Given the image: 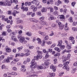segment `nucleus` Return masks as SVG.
I'll return each mask as SVG.
<instances>
[{"instance_id": "f257e3e1", "label": "nucleus", "mask_w": 77, "mask_h": 77, "mask_svg": "<svg viewBox=\"0 0 77 77\" xmlns=\"http://www.w3.org/2000/svg\"><path fill=\"white\" fill-rule=\"evenodd\" d=\"M58 18H60L61 21H63L65 20V17L63 15H59L58 16Z\"/></svg>"}, {"instance_id": "f03ea898", "label": "nucleus", "mask_w": 77, "mask_h": 77, "mask_svg": "<svg viewBox=\"0 0 77 77\" xmlns=\"http://www.w3.org/2000/svg\"><path fill=\"white\" fill-rule=\"evenodd\" d=\"M65 42L66 43V44L67 45L66 47L67 49H70L71 48V44L69 43L67 40H66L65 41Z\"/></svg>"}, {"instance_id": "7ed1b4c3", "label": "nucleus", "mask_w": 77, "mask_h": 77, "mask_svg": "<svg viewBox=\"0 0 77 77\" xmlns=\"http://www.w3.org/2000/svg\"><path fill=\"white\" fill-rule=\"evenodd\" d=\"M30 63L31 64L30 66V68H32V66H33L37 64V63L35 62V60L34 59H32V60L31 61Z\"/></svg>"}, {"instance_id": "20e7f679", "label": "nucleus", "mask_w": 77, "mask_h": 77, "mask_svg": "<svg viewBox=\"0 0 77 77\" xmlns=\"http://www.w3.org/2000/svg\"><path fill=\"white\" fill-rule=\"evenodd\" d=\"M74 38L72 36H70V37L69 38V40H71V43H73V44L75 43V40H74Z\"/></svg>"}, {"instance_id": "39448f33", "label": "nucleus", "mask_w": 77, "mask_h": 77, "mask_svg": "<svg viewBox=\"0 0 77 77\" xmlns=\"http://www.w3.org/2000/svg\"><path fill=\"white\" fill-rule=\"evenodd\" d=\"M0 5L1 6H7V3L6 2H0Z\"/></svg>"}, {"instance_id": "423d86ee", "label": "nucleus", "mask_w": 77, "mask_h": 77, "mask_svg": "<svg viewBox=\"0 0 77 77\" xmlns=\"http://www.w3.org/2000/svg\"><path fill=\"white\" fill-rule=\"evenodd\" d=\"M50 63H49L48 62H45L44 63H42V65L45 68H46V67H48L47 66L48 65H49V64Z\"/></svg>"}, {"instance_id": "0eeeda50", "label": "nucleus", "mask_w": 77, "mask_h": 77, "mask_svg": "<svg viewBox=\"0 0 77 77\" xmlns=\"http://www.w3.org/2000/svg\"><path fill=\"white\" fill-rule=\"evenodd\" d=\"M40 24L42 26H44L45 25H47V22L43 21H40L39 22Z\"/></svg>"}, {"instance_id": "6e6552de", "label": "nucleus", "mask_w": 77, "mask_h": 77, "mask_svg": "<svg viewBox=\"0 0 77 77\" xmlns=\"http://www.w3.org/2000/svg\"><path fill=\"white\" fill-rule=\"evenodd\" d=\"M63 43L62 40H60L58 42V45H57V47H60Z\"/></svg>"}, {"instance_id": "1a4fd4ad", "label": "nucleus", "mask_w": 77, "mask_h": 77, "mask_svg": "<svg viewBox=\"0 0 77 77\" xmlns=\"http://www.w3.org/2000/svg\"><path fill=\"white\" fill-rule=\"evenodd\" d=\"M36 41L38 44H41V43H42V41H41V39L39 38H38L36 39Z\"/></svg>"}, {"instance_id": "9d476101", "label": "nucleus", "mask_w": 77, "mask_h": 77, "mask_svg": "<svg viewBox=\"0 0 77 77\" xmlns=\"http://www.w3.org/2000/svg\"><path fill=\"white\" fill-rule=\"evenodd\" d=\"M25 39V38L23 37H22L20 39L19 41L21 43H23L24 44V41Z\"/></svg>"}, {"instance_id": "9b49d317", "label": "nucleus", "mask_w": 77, "mask_h": 77, "mask_svg": "<svg viewBox=\"0 0 77 77\" xmlns=\"http://www.w3.org/2000/svg\"><path fill=\"white\" fill-rule=\"evenodd\" d=\"M38 33L42 36H45V35H46V33L44 32H41L39 31L38 32Z\"/></svg>"}, {"instance_id": "f8f14e48", "label": "nucleus", "mask_w": 77, "mask_h": 77, "mask_svg": "<svg viewBox=\"0 0 77 77\" xmlns=\"http://www.w3.org/2000/svg\"><path fill=\"white\" fill-rule=\"evenodd\" d=\"M42 12H47V8L45 7H43L42 10Z\"/></svg>"}, {"instance_id": "ddd939ff", "label": "nucleus", "mask_w": 77, "mask_h": 77, "mask_svg": "<svg viewBox=\"0 0 77 77\" xmlns=\"http://www.w3.org/2000/svg\"><path fill=\"white\" fill-rule=\"evenodd\" d=\"M6 50L7 53H10V52H11V51H12L11 49L9 48H6Z\"/></svg>"}, {"instance_id": "4468645a", "label": "nucleus", "mask_w": 77, "mask_h": 77, "mask_svg": "<svg viewBox=\"0 0 77 77\" xmlns=\"http://www.w3.org/2000/svg\"><path fill=\"white\" fill-rule=\"evenodd\" d=\"M53 15H56V16H57V15H59V12L57 11H55L53 12Z\"/></svg>"}, {"instance_id": "2eb2a0df", "label": "nucleus", "mask_w": 77, "mask_h": 77, "mask_svg": "<svg viewBox=\"0 0 77 77\" xmlns=\"http://www.w3.org/2000/svg\"><path fill=\"white\" fill-rule=\"evenodd\" d=\"M63 68H65V69L67 71H69V66L67 65L64 66Z\"/></svg>"}, {"instance_id": "dca6fc26", "label": "nucleus", "mask_w": 77, "mask_h": 77, "mask_svg": "<svg viewBox=\"0 0 77 77\" xmlns=\"http://www.w3.org/2000/svg\"><path fill=\"white\" fill-rule=\"evenodd\" d=\"M54 19H56V17H49L48 20L49 21H51V20H54Z\"/></svg>"}, {"instance_id": "f3484780", "label": "nucleus", "mask_w": 77, "mask_h": 77, "mask_svg": "<svg viewBox=\"0 0 77 77\" xmlns=\"http://www.w3.org/2000/svg\"><path fill=\"white\" fill-rule=\"evenodd\" d=\"M26 35L29 36H32V33L30 32H28L26 33Z\"/></svg>"}, {"instance_id": "a211bd4d", "label": "nucleus", "mask_w": 77, "mask_h": 77, "mask_svg": "<svg viewBox=\"0 0 77 77\" xmlns=\"http://www.w3.org/2000/svg\"><path fill=\"white\" fill-rule=\"evenodd\" d=\"M61 1L59 0H58L57 2H56V5H57V6H59L60 4H61Z\"/></svg>"}, {"instance_id": "6ab92c4d", "label": "nucleus", "mask_w": 77, "mask_h": 77, "mask_svg": "<svg viewBox=\"0 0 77 77\" xmlns=\"http://www.w3.org/2000/svg\"><path fill=\"white\" fill-rule=\"evenodd\" d=\"M45 42L46 43V44H47L48 45H50L51 44V43H52V42H50V41H46L45 40V42Z\"/></svg>"}, {"instance_id": "aec40b11", "label": "nucleus", "mask_w": 77, "mask_h": 77, "mask_svg": "<svg viewBox=\"0 0 77 77\" xmlns=\"http://www.w3.org/2000/svg\"><path fill=\"white\" fill-rule=\"evenodd\" d=\"M23 11L24 12V11H25L26 12H27V11H28V7H24V8H23Z\"/></svg>"}, {"instance_id": "412c9836", "label": "nucleus", "mask_w": 77, "mask_h": 77, "mask_svg": "<svg viewBox=\"0 0 77 77\" xmlns=\"http://www.w3.org/2000/svg\"><path fill=\"white\" fill-rule=\"evenodd\" d=\"M11 3H15L16 4L18 3V1L17 0H11Z\"/></svg>"}, {"instance_id": "4be33fe9", "label": "nucleus", "mask_w": 77, "mask_h": 77, "mask_svg": "<svg viewBox=\"0 0 77 77\" xmlns=\"http://www.w3.org/2000/svg\"><path fill=\"white\" fill-rule=\"evenodd\" d=\"M64 73L65 72H61L59 73L58 76H59V77H62V76L63 75V74H64Z\"/></svg>"}, {"instance_id": "5701e85b", "label": "nucleus", "mask_w": 77, "mask_h": 77, "mask_svg": "<svg viewBox=\"0 0 77 77\" xmlns=\"http://www.w3.org/2000/svg\"><path fill=\"white\" fill-rule=\"evenodd\" d=\"M17 38H16L15 37H11V40H13V41H14L15 42H17Z\"/></svg>"}, {"instance_id": "b1692460", "label": "nucleus", "mask_w": 77, "mask_h": 77, "mask_svg": "<svg viewBox=\"0 0 77 77\" xmlns=\"http://www.w3.org/2000/svg\"><path fill=\"white\" fill-rule=\"evenodd\" d=\"M54 50L57 51L58 52H60V49H59V48L57 47H55L54 48Z\"/></svg>"}, {"instance_id": "393cba45", "label": "nucleus", "mask_w": 77, "mask_h": 77, "mask_svg": "<svg viewBox=\"0 0 77 77\" xmlns=\"http://www.w3.org/2000/svg\"><path fill=\"white\" fill-rule=\"evenodd\" d=\"M17 62V60H14L11 62V64H13L14 63H16Z\"/></svg>"}, {"instance_id": "a878e982", "label": "nucleus", "mask_w": 77, "mask_h": 77, "mask_svg": "<svg viewBox=\"0 0 77 77\" xmlns=\"http://www.w3.org/2000/svg\"><path fill=\"white\" fill-rule=\"evenodd\" d=\"M34 58L33 59H34V60H39V58L38 57V55L34 56Z\"/></svg>"}, {"instance_id": "bb28decb", "label": "nucleus", "mask_w": 77, "mask_h": 77, "mask_svg": "<svg viewBox=\"0 0 77 77\" xmlns=\"http://www.w3.org/2000/svg\"><path fill=\"white\" fill-rule=\"evenodd\" d=\"M60 30H62L63 29V28H64V25H63V24L60 26Z\"/></svg>"}, {"instance_id": "cd10ccee", "label": "nucleus", "mask_w": 77, "mask_h": 77, "mask_svg": "<svg viewBox=\"0 0 77 77\" xmlns=\"http://www.w3.org/2000/svg\"><path fill=\"white\" fill-rule=\"evenodd\" d=\"M37 52L38 54H41V55H42V52L41 51H37Z\"/></svg>"}, {"instance_id": "c85d7f7f", "label": "nucleus", "mask_w": 77, "mask_h": 77, "mask_svg": "<svg viewBox=\"0 0 77 77\" xmlns=\"http://www.w3.org/2000/svg\"><path fill=\"white\" fill-rule=\"evenodd\" d=\"M4 58H5V56L3 55L1 56V57H0V60H3Z\"/></svg>"}, {"instance_id": "c756f323", "label": "nucleus", "mask_w": 77, "mask_h": 77, "mask_svg": "<svg viewBox=\"0 0 77 77\" xmlns=\"http://www.w3.org/2000/svg\"><path fill=\"white\" fill-rule=\"evenodd\" d=\"M44 38L45 39V41H47L48 39V35H46Z\"/></svg>"}, {"instance_id": "7c9ffc66", "label": "nucleus", "mask_w": 77, "mask_h": 77, "mask_svg": "<svg viewBox=\"0 0 77 77\" xmlns=\"http://www.w3.org/2000/svg\"><path fill=\"white\" fill-rule=\"evenodd\" d=\"M10 74H11V75H16L17 73H16L15 72H13L10 73Z\"/></svg>"}, {"instance_id": "2f4dec72", "label": "nucleus", "mask_w": 77, "mask_h": 77, "mask_svg": "<svg viewBox=\"0 0 77 77\" xmlns=\"http://www.w3.org/2000/svg\"><path fill=\"white\" fill-rule=\"evenodd\" d=\"M20 70L22 72H25L26 71V69L25 68H21Z\"/></svg>"}, {"instance_id": "473e14b6", "label": "nucleus", "mask_w": 77, "mask_h": 77, "mask_svg": "<svg viewBox=\"0 0 77 77\" xmlns=\"http://www.w3.org/2000/svg\"><path fill=\"white\" fill-rule=\"evenodd\" d=\"M50 57V55L48 54V52L45 56V58H48Z\"/></svg>"}, {"instance_id": "72a5a7b5", "label": "nucleus", "mask_w": 77, "mask_h": 77, "mask_svg": "<svg viewBox=\"0 0 77 77\" xmlns=\"http://www.w3.org/2000/svg\"><path fill=\"white\" fill-rule=\"evenodd\" d=\"M62 59H63V62H64L65 63V62L66 60L65 59V57L63 56L62 57Z\"/></svg>"}, {"instance_id": "f704fd0d", "label": "nucleus", "mask_w": 77, "mask_h": 77, "mask_svg": "<svg viewBox=\"0 0 77 77\" xmlns=\"http://www.w3.org/2000/svg\"><path fill=\"white\" fill-rule=\"evenodd\" d=\"M49 74H50V75L51 76H55V75H56L55 74V73H49Z\"/></svg>"}, {"instance_id": "c9c22d12", "label": "nucleus", "mask_w": 77, "mask_h": 77, "mask_svg": "<svg viewBox=\"0 0 77 77\" xmlns=\"http://www.w3.org/2000/svg\"><path fill=\"white\" fill-rule=\"evenodd\" d=\"M61 35L62 36H63V37H65V36H66L67 35L66 33H63Z\"/></svg>"}, {"instance_id": "e433bc0d", "label": "nucleus", "mask_w": 77, "mask_h": 77, "mask_svg": "<svg viewBox=\"0 0 77 77\" xmlns=\"http://www.w3.org/2000/svg\"><path fill=\"white\" fill-rule=\"evenodd\" d=\"M65 45L61 46L60 48L61 49V50H63V49L65 48Z\"/></svg>"}, {"instance_id": "4c0bfd02", "label": "nucleus", "mask_w": 77, "mask_h": 77, "mask_svg": "<svg viewBox=\"0 0 77 77\" xmlns=\"http://www.w3.org/2000/svg\"><path fill=\"white\" fill-rule=\"evenodd\" d=\"M72 30H73V31H77V28L76 27H72Z\"/></svg>"}, {"instance_id": "58836bf2", "label": "nucleus", "mask_w": 77, "mask_h": 77, "mask_svg": "<svg viewBox=\"0 0 77 77\" xmlns=\"http://www.w3.org/2000/svg\"><path fill=\"white\" fill-rule=\"evenodd\" d=\"M57 59L55 58L54 59V64H56V63H57Z\"/></svg>"}, {"instance_id": "ea45409f", "label": "nucleus", "mask_w": 77, "mask_h": 77, "mask_svg": "<svg viewBox=\"0 0 77 77\" xmlns=\"http://www.w3.org/2000/svg\"><path fill=\"white\" fill-rule=\"evenodd\" d=\"M24 5V3L23 2L22 3V5L21 7V9H23V8H24V7L23 6Z\"/></svg>"}, {"instance_id": "a19ab883", "label": "nucleus", "mask_w": 77, "mask_h": 77, "mask_svg": "<svg viewBox=\"0 0 77 77\" xmlns=\"http://www.w3.org/2000/svg\"><path fill=\"white\" fill-rule=\"evenodd\" d=\"M37 57H38V59H41L42 57V55H38Z\"/></svg>"}, {"instance_id": "79ce46f5", "label": "nucleus", "mask_w": 77, "mask_h": 77, "mask_svg": "<svg viewBox=\"0 0 77 77\" xmlns=\"http://www.w3.org/2000/svg\"><path fill=\"white\" fill-rule=\"evenodd\" d=\"M22 22H23V20H19L17 21V23L18 24L19 23H22Z\"/></svg>"}, {"instance_id": "37998d69", "label": "nucleus", "mask_w": 77, "mask_h": 77, "mask_svg": "<svg viewBox=\"0 0 77 77\" xmlns=\"http://www.w3.org/2000/svg\"><path fill=\"white\" fill-rule=\"evenodd\" d=\"M54 11V9H53V8H50V11L51 13L52 12H53Z\"/></svg>"}, {"instance_id": "c03bdc74", "label": "nucleus", "mask_w": 77, "mask_h": 77, "mask_svg": "<svg viewBox=\"0 0 77 77\" xmlns=\"http://www.w3.org/2000/svg\"><path fill=\"white\" fill-rule=\"evenodd\" d=\"M32 14V12H28L27 14V15H31V14Z\"/></svg>"}, {"instance_id": "a18cd8bd", "label": "nucleus", "mask_w": 77, "mask_h": 77, "mask_svg": "<svg viewBox=\"0 0 77 77\" xmlns=\"http://www.w3.org/2000/svg\"><path fill=\"white\" fill-rule=\"evenodd\" d=\"M38 69H42L44 67L42 66H39L38 67Z\"/></svg>"}, {"instance_id": "49530a36", "label": "nucleus", "mask_w": 77, "mask_h": 77, "mask_svg": "<svg viewBox=\"0 0 77 77\" xmlns=\"http://www.w3.org/2000/svg\"><path fill=\"white\" fill-rule=\"evenodd\" d=\"M12 11H8V14L9 15H12Z\"/></svg>"}, {"instance_id": "de8ad7c7", "label": "nucleus", "mask_w": 77, "mask_h": 77, "mask_svg": "<svg viewBox=\"0 0 77 77\" xmlns=\"http://www.w3.org/2000/svg\"><path fill=\"white\" fill-rule=\"evenodd\" d=\"M7 59H9V60H13V57H8Z\"/></svg>"}, {"instance_id": "09e8293b", "label": "nucleus", "mask_w": 77, "mask_h": 77, "mask_svg": "<svg viewBox=\"0 0 77 77\" xmlns=\"http://www.w3.org/2000/svg\"><path fill=\"white\" fill-rule=\"evenodd\" d=\"M23 48V47H18L17 48V49L19 51V50H22Z\"/></svg>"}, {"instance_id": "8fccbe9b", "label": "nucleus", "mask_w": 77, "mask_h": 77, "mask_svg": "<svg viewBox=\"0 0 77 77\" xmlns=\"http://www.w3.org/2000/svg\"><path fill=\"white\" fill-rule=\"evenodd\" d=\"M2 41L3 42H4L5 41V39H2V37H0V41Z\"/></svg>"}, {"instance_id": "3c124183", "label": "nucleus", "mask_w": 77, "mask_h": 77, "mask_svg": "<svg viewBox=\"0 0 77 77\" xmlns=\"http://www.w3.org/2000/svg\"><path fill=\"white\" fill-rule=\"evenodd\" d=\"M43 52L44 53H46V54H47V52H48V51H47L46 50L44 49L43 51Z\"/></svg>"}, {"instance_id": "603ef678", "label": "nucleus", "mask_w": 77, "mask_h": 77, "mask_svg": "<svg viewBox=\"0 0 77 77\" xmlns=\"http://www.w3.org/2000/svg\"><path fill=\"white\" fill-rule=\"evenodd\" d=\"M54 9L55 11H57V10H58V8L57 7H56V6H54Z\"/></svg>"}, {"instance_id": "864d4df0", "label": "nucleus", "mask_w": 77, "mask_h": 77, "mask_svg": "<svg viewBox=\"0 0 77 77\" xmlns=\"http://www.w3.org/2000/svg\"><path fill=\"white\" fill-rule=\"evenodd\" d=\"M13 70H14V71H17V69L16 68V67H13L12 68Z\"/></svg>"}, {"instance_id": "5fc2aeb1", "label": "nucleus", "mask_w": 77, "mask_h": 77, "mask_svg": "<svg viewBox=\"0 0 77 77\" xmlns=\"http://www.w3.org/2000/svg\"><path fill=\"white\" fill-rule=\"evenodd\" d=\"M75 72V71L74 70V69H72L71 71V73H72V74H74Z\"/></svg>"}, {"instance_id": "6e6d98bb", "label": "nucleus", "mask_w": 77, "mask_h": 77, "mask_svg": "<svg viewBox=\"0 0 77 77\" xmlns=\"http://www.w3.org/2000/svg\"><path fill=\"white\" fill-rule=\"evenodd\" d=\"M76 2H73L72 3V6H73V7H74V5H75V4Z\"/></svg>"}, {"instance_id": "4d7b16f0", "label": "nucleus", "mask_w": 77, "mask_h": 77, "mask_svg": "<svg viewBox=\"0 0 77 77\" xmlns=\"http://www.w3.org/2000/svg\"><path fill=\"white\" fill-rule=\"evenodd\" d=\"M52 70L53 72H56V68L55 67Z\"/></svg>"}, {"instance_id": "13d9d810", "label": "nucleus", "mask_w": 77, "mask_h": 77, "mask_svg": "<svg viewBox=\"0 0 77 77\" xmlns=\"http://www.w3.org/2000/svg\"><path fill=\"white\" fill-rule=\"evenodd\" d=\"M56 44H54L51 46V48H54V47L56 46Z\"/></svg>"}, {"instance_id": "bf43d9fd", "label": "nucleus", "mask_w": 77, "mask_h": 77, "mask_svg": "<svg viewBox=\"0 0 77 77\" xmlns=\"http://www.w3.org/2000/svg\"><path fill=\"white\" fill-rule=\"evenodd\" d=\"M3 26H4V25H2L0 26V30H2Z\"/></svg>"}, {"instance_id": "052dcab7", "label": "nucleus", "mask_w": 77, "mask_h": 77, "mask_svg": "<svg viewBox=\"0 0 77 77\" xmlns=\"http://www.w3.org/2000/svg\"><path fill=\"white\" fill-rule=\"evenodd\" d=\"M12 3L11 2H8L7 4L8 6H11Z\"/></svg>"}, {"instance_id": "680f3d73", "label": "nucleus", "mask_w": 77, "mask_h": 77, "mask_svg": "<svg viewBox=\"0 0 77 77\" xmlns=\"http://www.w3.org/2000/svg\"><path fill=\"white\" fill-rule=\"evenodd\" d=\"M5 62H7V63H9L10 62V61H9V59H8L5 61Z\"/></svg>"}, {"instance_id": "e2e57ef3", "label": "nucleus", "mask_w": 77, "mask_h": 77, "mask_svg": "<svg viewBox=\"0 0 77 77\" xmlns=\"http://www.w3.org/2000/svg\"><path fill=\"white\" fill-rule=\"evenodd\" d=\"M36 1L35 0H34L32 1L31 2V3H32V4H35Z\"/></svg>"}, {"instance_id": "0e129e2a", "label": "nucleus", "mask_w": 77, "mask_h": 77, "mask_svg": "<svg viewBox=\"0 0 77 77\" xmlns=\"http://www.w3.org/2000/svg\"><path fill=\"white\" fill-rule=\"evenodd\" d=\"M51 26L52 27H56V24L54 23L53 24H52Z\"/></svg>"}, {"instance_id": "69168bd1", "label": "nucleus", "mask_w": 77, "mask_h": 77, "mask_svg": "<svg viewBox=\"0 0 77 77\" xmlns=\"http://www.w3.org/2000/svg\"><path fill=\"white\" fill-rule=\"evenodd\" d=\"M1 17H2V20H5V16L4 15H2L1 16Z\"/></svg>"}, {"instance_id": "338daca9", "label": "nucleus", "mask_w": 77, "mask_h": 77, "mask_svg": "<svg viewBox=\"0 0 77 77\" xmlns=\"http://www.w3.org/2000/svg\"><path fill=\"white\" fill-rule=\"evenodd\" d=\"M65 50L66 51V53H70V51H71V50H66V49H65Z\"/></svg>"}, {"instance_id": "774afa93", "label": "nucleus", "mask_w": 77, "mask_h": 77, "mask_svg": "<svg viewBox=\"0 0 77 77\" xmlns=\"http://www.w3.org/2000/svg\"><path fill=\"white\" fill-rule=\"evenodd\" d=\"M49 52L50 53H51L53 51V49L51 48H49L48 49Z\"/></svg>"}]
</instances>
